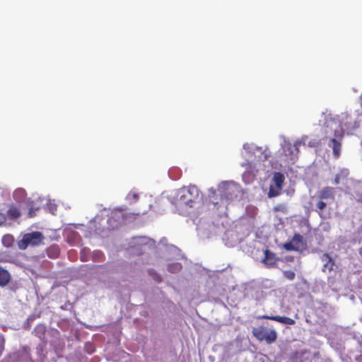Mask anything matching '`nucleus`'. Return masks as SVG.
Returning a JSON list of instances; mask_svg holds the SVG:
<instances>
[{"label":"nucleus","mask_w":362,"mask_h":362,"mask_svg":"<svg viewBox=\"0 0 362 362\" xmlns=\"http://www.w3.org/2000/svg\"><path fill=\"white\" fill-rule=\"evenodd\" d=\"M260 318L274 320V321L279 322H280L281 324L288 325H292L295 324V320H293V319H291L290 317H285V316L263 315V316L260 317Z\"/></svg>","instance_id":"6e6552de"},{"label":"nucleus","mask_w":362,"mask_h":362,"mask_svg":"<svg viewBox=\"0 0 362 362\" xmlns=\"http://www.w3.org/2000/svg\"><path fill=\"white\" fill-rule=\"evenodd\" d=\"M112 219H115L117 224L110 226L112 228H115L117 227V225L125 223V218L123 213L120 210H115L112 213V217L109 219V221L111 223Z\"/></svg>","instance_id":"1a4fd4ad"},{"label":"nucleus","mask_w":362,"mask_h":362,"mask_svg":"<svg viewBox=\"0 0 362 362\" xmlns=\"http://www.w3.org/2000/svg\"><path fill=\"white\" fill-rule=\"evenodd\" d=\"M138 243L141 245H146L147 243H150L151 245H152L153 241H151L150 240H148L147 238H139Z\"/></svg>","instance_id":"b1692460"},{"label":"nucleus","mask_w":362,"mask_h":362,"mask_svg":"<svg viewBox=\"0 0 362 362\" xmlns=\"http://www.w3.org/2000/svg\"><path fill=\"white\" fill-rule=\"evenodd\" d=\"M245 151L247 153L249 158L254 156L256 161L252 160L249 163H242V166H246L245 171L243 173V179L246 182H250L255 177L256 174L260 171L264 170V165L262 163L267 160L269 157V153L267 148L263 149L262 147H258L253 144H246L243 146Z\"/></svg>","instance_id":"f03ea898"},{"label":"nucleus","mask_w":362,"mask_h":362,"mask_svg":"<svg viewBox=\"0 0 362 362\" xmlns=\"http://www.w3.org/2000/svg\"><path fill=\"white\" fill-rule=\"evenodd\" d=\"M356 127V123L346 112L334 116L329 115L326 119L325 134L327 137L330 138L329 146L332 148L334 156L336 158L340 156L341 141L345 131L351 130Z\"/></svg>","instance_id":"f257e3e1"},{"label":"nucleus","mask_w":362,"mask_h":362,"mask_svg":"<svg viewBox=\"0 0 362 362\" xmlns=\"http://www.w3.org/2000/svg\"><path fill=\"white\" fill-rule=\"evenodd\" d=\"M155 279H156V281H160V276H156V277L155 278Z\"/></svg>","instance_id":"473e14b6"},{"label":"nucleus","mask_w":362,"mask_h":362,"mask_svg":"<svg viewBox=\"0 0 362 362\" xmlns=\"http://www.w3.org/2000/svg\"><path fill=\"white\" fill-rule=\"evenodd\" d=\"M34 215V208H30L29 211V216L32 217Z\"/></svg>","instance_id":"7c9ffc66"},{"label":"nucleus","mask_w":362,"mask_h":362,"mask_svg":"<svg viewBox=\"0 0 362 362\" xmlns=\"http://www.w3.org/2000/svg\"><path fill=\"white\" fill-rule=\"evenodd\" d=\"M11 279V275L9 272L0 267V286H6Z\"/></svg>","instance_id":"9b49d317"},{"label":"nucleus","mask_w":362,"mask_h":362,"mask_svg":"<svg viewBox=\"0 0 362 362\" xmlns=\"http://www.w3.org/2000/svg\"><path fill=\"white\" fill-rule=\"evenodd\" d=\"M281 191V189H277L276 187L272 184L270 185L269 191L268 193L269 197H274L278 196Z\"/></svg>","instance_id":"dca6fc26"},{"label":"nucleus","mask_w":362,"mask_h":362,"mask_svg":"<svg viewBox=\"0 0 362 362\" xmlns=\"http://www.w3.org/2000/svg\"><path fill=\"white\" fill-rule=\"evenodd\" d=\"M199 197V189L195 186L185 187L169 195V199L180 214H185Z\"/></svg>","instance_id":"7ed1b4c3"},{"label":"nucleus","mask_w":362,"mask_h":362,"mask_svg":"<svg viewBox=\"0 0 362 362\" xmlns=\"http://www.w3.org/2000/svg\"><path fill=\"white\" fill-rule=\"evenodd\" d=\"M7 214H8V217H10L11 218H16L20 216V211L16 207H11L8 209Z\"/></svg>","instance_id":"6ab92c4d"},{"label":"nucleus","mask_w":362,"mask_h":362,"mask_svg":"<svg viewBox=\"0 0 362 362\" xmlns=\"http://www.w3.org/2000/svg\"><path fill=\"white\" fill-rule=\"evenodd\" d=\"M182 268V266L180 263L174 262L172 264H169L168 266V269L169 272L175 273L179 272Z\"/></svg>","instance_id":"a211bd4d"},{"label":"nucleus","mask_w":362,"mask_h":362,"mask_svg":"<svg viewBox=\"0 0 362 362\" xmlns=\"http://www.w3.org/2000/svg\"><path fill=\"white\" fill-rule=\"evenodd\" d=\"M52 251L55 252H56V255H58V252H58V249H57V247H52V248H50V249L49 250V251H48V255H50V252H51Z\"/></svg>","instance_id":"c85d7f7f"},{"label":"nucleus","mask_w":362,"mask_h":362,"mask_svg":"<svg viewBox=\"0 0 362 362\" xmlns=\"http://www.w3.org/2000/svg\"><path fill=\"white\" fill-rule=\"evenodd\" d=\"M284 181V176L280 173H274L272 178V185H275L277 189H282V185Z\"/></svg>","instance_id":"f8f14e48"},{"label":"nucleus","mask_w":362,"mask_h":362,"mask_svg":"<svg viewBox=\"0 0 362 362\" xmlns=\"http://www.w3.org/2000/svg\"><path fill=\"white\" fill-rule=\"evenodd\" d=\"M284 247L286 250H296V247L293 246V243H285Z\"/></svg>","instance_id":"393cba45"},{"label":"nucleus","mask_w":362,"mask_h":362,"mask_svg":"<svg viewBox=\"0 0 362 362\" xmlns=\"http://www.w3.org/2000/svg\"><path fill=\"white\" fill-rule=\"evenodd\" d=\"M276 257L274 253L269 252L268 250L265 251V257L263 259V262L265 264L268 266H272L276 262Z\"/></svg>","instance_id":"ddd939ff"},{"label":"nucleus","mask_w":362,"mask_h":362,"mask_svg":"<svg viewBox=\"0 0 362 362\" xmlns=\"http://www.w3.org/2000/svg\"><path fill=\"white\" fill-rule=\"evenodd\" d=\"M25 197V192L22 188L16 189L13 192V197L18 202H21Z\"/></svg>","instance_id":"2eb2a0df"},{"label":"nucleus","mask_w":362,"mask_h":362,"mask_svg":"<svg viewBox=\"0 0 362 362\" xmlns=\"http://www.w3.org/2000/svg\"><path fill=\"white\" fill-rule=\"evenodd\" d=\"M308 139V136H303L300 139L296 140L292 144L284 137L281 144L283 150L281 159L287 164L294 163L298 157V146L300 144H306Z\"/></svg>","instance_id":"20e7f679"},{"label":"nucleus","mask_w":362,"mask_h":362,"mask_svg":"<svg viewBox=\"0 0 362 362\" xmlns=\"http://www.w3.org/2000/svg\"><path fill=\"white\" fill-rule=\"evenodd\" d=\"M49 256H51L52 257H57V255H56V252H52V255H50Z\"/></svg>","instance_id":"2f4dec72"},{"label":"nucleus","mask_w":362,"mask_h":362,"mask_svg":"<svg viewBox=\"0 0 362 362\" xmlns=\"http://www.w3.org/2000/svg\"><path fill=\"white\" fill-rule=\"evenodd\" d=\"M11 259L7 255H1L0 256V262H10Z\"/></svg>","instance_id":"bb28decb"},{"label":"nucleus","mask_w":362,"mask_h":362,"mask_svg":"<svg viewBox=\"0 0 362 362\" xmlns=\"http://www.w3.org/2000/svg\"><path fill=\"white\" fill-rule=\"evenodd\" d=\"M6 221V216L3 214H0V226L5 223Z\"/></svg>","instance_id":"cd10ccee"},{"label":"nucleus","mask_w":362,"mask_h":362,"mask_svg":"<svg viewBox=\"0 0 362 362\" xmlns=\"http://www.w3.org/2000/svg\"><path fill=\"white\" fill-rule=\"evenodd\" d=\"M138 199L139 194L135 190H132L126 197V199L131 203L136 202Z\"/></svg>","instance_id":"f3484780"},{"label":"nucleus","mask_w":362,"mask_h":362,"mask_svg":"<svg viewBox=\"0 0 362 362\" xmlns=\"http://www.w3.org/2000/svg\"><path fill=\"white\" fill-rule=\"evenodd\" d=\"M13 243V238L10 235H6L2 238V243L6 247H10Z\"/></svg>","instance_id":"aec40b11"},{"label":"nucleus","mask_w":362,"mask_h":362,"mask_svg":"<svg viewBox=\"0 0 362 362\" xmlns=\"http://www.w3.org/2000/svg\"><path fill=\"white\" fill-rule=\"evenodd\" d=\"M253 335L259 341H266L267 344H272L276 339V331L269 330L264 327H255L252 329Z\"/></svg>","instance_id":"0eeeda50"},{"label":"nucleus","mask_w":362,"mask_h":362,"mask_svg":"<svg viewBox=\"0 0 362 362\" xmlns=\"http://www.w3.org/2000/svg\"><path fill=\"white\" fill-rule=\"evenodd\" d=\"M321 259H322V262H325L324 264V269H327L329 270H332L333 264L332 262V259H331L330 257L327 254H324L321 257Z\"/></svg>","instance_id":"4468645a"},{"label":"nucleus","mask_w":362,"mask_h":362,"mask_svg":"<svg viewBox=\"0 0 362 362\" xmlns=\"http://www.w3.org/2000/svg\"><path fill=\"white\" fill-rule=\"evenodd\" d=\"M308 140L306 141V144H303L304 146H308L310 147H315L318 145L320 142V139L316 138H310L308 136Z\"/></svg>","instance_id":"412c9836"},{"label":"nucleus","mask_w":362,"mask_h":362,"mask_svg":"<svg viewBox=\"0 0 362 362\" xmlns=\"http://www.w3.org/2000/svg\"><path fill=\"white\" fill-rule=\"evenodd\" d=\"M46 204H47V206L49 209V211L52 213V214H54V212L56 211L57 210V205L54 202V200H47V202H46Z\"/></svg>","instance_id":"4be33fe9"},{"label":"nucleus","mask_w":362,"mask_h":362,"mask_svg":"<svg viewBox=\"0 0 362 362\" xmlns=\"http://www.w3.org/2000/svg\"><path fill=\"white\" fill-rule=\"evenodd\" d=\"M210 191L211 192V193H214V190L213 189H211Z\"/></svg>","instance_id":"72a5a7b5"},{"label":"nucleus","mask_w":362,"mask_h":362,"mask_svg":"<svg viewBox=\"0 0 362 362\" xmlns=\"http://www.w3.org/2000/svg\"><path fill=\"white\" fill-rule=\"evenodd\" d=\"M218 191L221 197V204L225 205L233 199L239 192V188L232 182H223L218 185Z\"/></svg>","instance_id":"39448f33"},{"label":"nucleus","mask_w":362,"mask_h":362,"mask_svg":"<svg viewBox=\"0 0 362 362\" xmlns=\"http://www.w3.org/2000/svg\"><path fill=\"white\" fill-rule=\"evenodd\" d=\"M326 203L322 202V201H319L317 203V208L320 210V211H322V209H324L325 207H326Z\"/></svg>","instance_id":"a878e982"},{"label":"nucleus","mask_w":362,"mask_h":362,"mask_svg":"<svg viewBox=\"0 0 362 362\" xmlns=\"http://www.w3.org/2000/svg\"><path fill=\"white\" fill-rule=\"evenodd\" d=\"M318 197L321 199H334V189L329 187H324L319 192Z\"/></svg>","instance_id":"9d476101"},{"label":"nucleus","mask_w":362,"mask_h":362,"mask_svg":"<svg viewBox=\"0 0 362 362\" xmlns=\"http://www.w3.org/2000/svg\"><path fill=\"white\" fill-rule=\"evenodd\" d=\"M44 237L40 232L35 231L26 233L23 235V238L18 241V245L21 250H25L29 245L36 246L40 245Z\"/></svg>","instance_id":"423d86ee"},{"label":"nucleus","mask_w":362,"mask_h":362,"mask_svg":"<svg viewBox=\"0 0 362 362\" xmlns=\"http://www.w3.org/2000/svg\"><path fill=\"white\" fill-rule=\"evenodd\" d=\"M339 175H337L334 179V183L335 185H337V184H339Z\"/></svg>","instance_id":"c756f323"},{"label":"nucleus","mask_w":362,"mask_h":362,"mask_svg":"<svg viewBox=\"0 0 362 362\" xmlns=\"http://www.w3.org/2000/svg\"><path fill=\"white\" fill-rule=\"evenodd\" d=\"M284 275L289 280H293L295 277V273L292 271H284Z\"/></svg>","instance_id":"5701e85b"}]
</instances>
